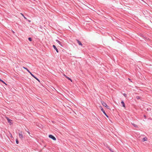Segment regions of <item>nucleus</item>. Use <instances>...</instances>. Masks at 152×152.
Masks as SVG:
<instances>
[{
  "instance_id": "1",
  "label": "nucleus",
  "mask_w": 152,
  "mask_h": 152,
  "mask_svg": "<svg viewBox=\"0 0 152 152\" xmlns=\"http://www.w3.org/2000/svg\"><path fill=\"white\" fill-rule=\"evenodd\" d=\"M102 104L103 105L106 107L108 109H110L109 107L107 105V104L104 102L103 101H101V102Z\"/></svg>"
},
{
  "instance_id": "2",
  "label": "nucleus",
  "mask_w": 152,
  "mask_h": 152,
  "mask_svg": "<svg viewBox=\"0 0 152 152\" xmlns=\"http://www.w3.org/2000/svg\"><path fill=\"white\" fill-rule=\"evenodd\" d=\"M19 137L21 139H23L24 138V137L23 135V133L22 132H20L19 133Z\"/></svg>"
},
{
  "instance_id": "3",
  "label": "nucleus",
  "mask_w": 152,
  "mask_h": 152,
  "mask_svg": "<svg viewBox=\"0 0 152 152\" xmlns=\"http://www.w3.org/2000/svg\"><path fill=\"white\" fill-rule=\"evenodd\" d=\"M49 137L50 138H51L54 140H56V138L52 135H49Z\"/></svg>"
},
{
  "instance_id": "4",
  "label": "nucleus",
  "mask_w": 152,
  "mask_h": 152,
  "mask_svg": "<svg viewBox=\"0 0 152 152\" xmlns=\"http://www.w3.org/2000/svg\"><path fill=\"white\" fill-rule=\"evenodd\" d=\"M6 118L7 119L8 122L9 123L10 125H11L12 124V120L9 119L7 117H6Z\"/></svg>"
},
{
  "instance_id": "5",
  "label": "nucleus",
  "mask_w": 152,
  "mask_h": 152,
  "mask_svg": "<svg viewBox=\"0 0 152 152\" xmlns=\"http://www.w3.org/2000/svg\"><path fill=\"white\" fill-rule=\"evenodd\" d=\"M99 108L101 109V110L103 112V113L105 114V115H106V113L104 111V110H103L102 107L101 106H99Z\"/></svg>"
},
{
  "instance_id": "6",
  "label": "nucleus",
  "mask_w": 152,
  "mask_h": 152,
  "mask_svg": "<svg viewBox=\"0 0 152 152\" xmlns=\"http://www.w3.org/2000/svg\"><path fill=\"white\" fill-rule=\"evenodd\" d=\"M53 47L56 50L57 53L58 52V50L57 49V48H56V46L55 45H53Z\"/></svg>"
},
{
  "instance_id": "7",
  "label": "nucleus",
  "mask_w": 152,
  "mask_h": 152,
  "mask_svg": "<svg viewBox=\"0 0 152 152\" xmlns=\"http://www.w3.org/2000/svg\"><path fill=\"white\" fill-rule=\"evenodd\" d=\"M77 43H78V44L79 45H80L81 46H82L83 45H82V43H81V42H80V41H79V40H77Z\"/></svg>"
},
{
  "instance_id": "8",
  "label": "nucleus",
  "mask_w": 152,
  "mask_h": 152,
  "mask_svg": "<svg viewBox=\"0 0 152 152\" xmlns=\"http://www.w3.org/2000/svg\"><path fill=\"white\" fill-rule=\"evenodd\" d=\"M64 76L67 79L70 80L71 82H72V80L69 77L67 76L66 75H64Z\"/></svg>"
},
{
  "instance_id": "9",
  "label": "nucleus",
  "mask_w": 152,
  "mask_h": 152,
  "mask_svg": "<svg viewBox=\"0 0 152 152\" xmlns=\"http://www.w3.org/2000/svg\"><path fill=\"white\" fill-rule=\"evenodd\" d=\"M121 103L122 104L124 108H126V107H125V104L124 102H123V101H121Z\"/></svg>"
},
{
  "instance_id": "10",
  "label": "nucleus",
  "mask_w": 152,
  "mask_h": 152,
  "mask_svg": "<svg viewBox=\"0 0 152 152\" xmlns=\"http://www.w3.org/2000/svg\"><path fill=\"white\" fill-rule=\"evenodd\" d=\"M148 140V139L147 137H144L142 139V141H147Z\"/></svg>"
},
{
  "instance_id": "11",
  "label": "nucleus",
  "mask_w": 152,
  "mask_h": 152,
  "mask_svg": "<svg viewBox=\"0 0 152 152\" xmlns=\"http://www.w3.org/2000/svg\"><path fill=\"white\" fill-rule=\"evenodd\" d=\"M56 41L58 43H59V44L61 45V46H62V45L61 44V42L59 41H58V40H56Z\"/></svg>"
},
{
  "instance_id": "12",
  "label": "nucleus",
  "mask_w": 152,
  "mask_h": 152,
  "mask_svg": "<svg viewBox=\"0 0 152 152\" xmlns=\"http://www.w3.org/2000/svg\"><path fill=\"white\" fill-rule=\"evenodd\" d=\"M132 124V125H133L134 126V127H138V126H137V125H136V124Z\"/></svg>"
},
{
  "instance_id": "13",
  "label": "nucleus",
  "mask_w": 152,
  "mask_h": 152,
  "mask_svg": "<svg viewBox=\"0 0 152 152\" xmlns=\"http://www.w3.org/2000/svg\"><path fill=\"white\" fill-rule=\"evenodd\" d=\"M20 14L24 17V18L25 19H27V18L24 16V15H23V14L21 13Z\"/></svg>"
},
{
  "instance_id": "14",
  "label": "nucleus",
  "mask_w": 152,
  "mask_h": 152,
  "mask_svg": "<svg viewBox=\"0 0 152 152\" xmlns=\"http://www.w3.org/2000/svg\"><path fill=\"white\" fill-rule=\"evenodd\" d=\"M34 78H35L37 80H38V81L39 82V80L36 77L34 76Z\"/></svg>"
},
{
  "instance_id": "15",
  "label": "nucleus",
  "mask_w": 152,
  "mask_h": 152,
  "mask_svg": "<svg viewBox=\"0 0 152 152\" xmlns=\"http://www.w3.org/2000/svg\"><path fill=\"white\" fill-rule=\"evenodd\" d=\"M1 81L2 83H4V84H5L6 85H7V84H6V83L3 81L2 80H1Z\"/></svg>"
},
{
  "instance_id": "16",
  "label": "nucleus",
  "mask_w": 152,
  "mask_h": 152,
  "mask_svg": "<svg viewBox=\"0 0 152 152\" xmlns=\"http://www.w3.org/2000/svg\"><path fill=\"white\" fill-rule=\"evenodd\" d=\"M136 98L137 99H140V97L139 96H137Z\"/></svg>"
},
{
  "instance_id": "17",
  "label": "nucleus",
  "mask_w": 152,
  "mask_h": 152,
  "mask_svg": "<svg viewBox=\"0 0 152 152\" xmlns=\"http://www.w3.org/2000/svg\"><path fill=\"white\" fill-rule=\"evenodd\" d=\"M30 74L33 77H34L35 76L32 74L31 72H30Z\"/></svg>"
},
{
  "instance_id": "18",
  "label": "nucleus",
  "mask_w": 152,
  "mask_h": 152,
  "mask_svg": "<svg viewBox=\"0 0 152 152\" xmlns=\"http://www.w3.org/2000/svg\"><path fill=\"white\" fill-rule=\"evenodd\" d=\"M28 40H29L30 41H32L31 39V38H30V37L29 38H28Z\"/></svg>"
},
{
  "instance_id": "19",
  "label": "nucleus",
  "mask_w": 152,
  "mask_h": 152,
  "mask_svg": "<svg viewBox=\"0 0 152 152\" xmlns=\"http://www.w3.org/2000/svg\"><path fill=\"white\" fill-rule=\"evenodd\" d=\"M16 142L17 144L18 143V141L17 140H16Z\"/></svg>"
},
{
  "instance_id": "20",
  "label": "nucleus",
  "mask_w": 152,
  "mask_h": 152,
  "mask_svg": "<svg viewBox=\"0 0 152 152\" xmlns=\"http://www.w3.org/2000/svg\"><path fill=\"white\" fill-rule=\"evenodd\" d=\"M123 95L125 96H126V94H123Z\"/></svg>"
},
{
  "instance_id": "21",
  "label": "nucleus",
  "mask_w": 152,
  "mask_h": 152,
  "mask_svg": "<svg viewBox=\"0 0 152 152\" xmlns=\"http://www.w3.org/2000/svg\"><path fill=\"white\" fill-rule=\"evenodd\" d=\"M23 68L24 69H27V68H26L24 67H23Z\"/></svg>"
},
{
  "instance_id": "22",
  "label": "nucleus",
  "mask_w": 152,
  "mask_h": 152,
  "mask_svg": "<svg viewBox=\"0 0 152 152\" xmlns=\"http://www.w3.org/2000/svg\"><path fill=\"white\" fill-rule=\"evenodd\" d=\"M12 32L14 34L15 33V32H14V31H13L12 30Z\"/></svg>"
},
{
  "instance_id": "23",
  "label": "nucleus",
  "mask_w": 152,
  "mask_h": 152,
  "mask_svg": "<svg viewBox=\"0 0 152 152\" xmlns=\"http://www.w3.org/2000/svg\"><path fill=\"white\" fill-rule=\"evenodd\" d=\"M110 151L111 152H114L112 150H110Z\"/></svg>"
},
{
  "instance_id": "24",
  "label": "nucleus",
  "mask_w": 152,
  "mask_h": 152,
  "mask_svg": "<svg viewBox=\"0 0 152 152\" xmlns=\"http://www.w3.org/2000/svg\"><path fill=\"white\" fill-rule=\"evenodd\" d=\"M27 71L30 73V72L28 70H27Z\"/></svg>"
},
{
  "instance_id": "25",
  "label": "nucleus",
  "mask_w": 152,
  "mask_h": 152,
  "mask_svg": "<svg viewBox=\"0 0 152 152\" xmlns=\"http://www.w3.org/2000/svg\"><path fill=\"white\" fill-rule=\"evenodd\" d=\"M105 115L106 116V117H108V116L106 114V115Z\"/></svg>"
},
{
  "instance_id": "26",
  "label": "nucleus",
  "mask_w": 152,
  "mask_h": 152,
  "mask_svg": "<svg viewBox=\"0 0 152 152\" xmlns=\"http://www.w3.org/2000/svg\"><path fill=\"white\" fill-rule=\"evenodd\" d=\"M28 134H30V132H28Z\"/></svg>"
},
{
  "instance_id": "27",
  "label": "nucleus",
  "mask_w": 152,
  "mask_h": 152,
  "mask_svg": "<svg viewBox=\"0 0 152 152\" xmlns=\"http://www.w3.org/2000/svg\"><path fill=\"white\" fill-rule=\"evenodd\" d=\"M11 137H12V134H11Z\"/></svg>"
},
{
  "instance_id": "28",
  "label": "nucleus",
  "mask_w": 152,
  "mask_h": 152,
  "mask_svg": "<svg viewBox=\"0 0 152 152\" xmlns=\"http://www.w3.org/2000/svg\"><path fill=\"white\" fill-rule=\"evenodd\" d=\"M28 21H29V22H30L31 21H30V20H28Z\"/></svg>"
},
{
  "instance_id": "29",
  "label": "nucleus",
  "mask_w": 152,
  "mask_h": 152,
  "mask_svg": "<svg viewBox=\"0 0 152 152\" xmlns=\"http://www.w3.org/2000/svg\"><path fill=\"white\" fill-rule=\"evenodd\" d=\"M128 79L129 80H130V79L129 78Z\"/></svg>"
},
{
  "instance_id": "30",
  "label": "nucleus",
  "mask_w": 152,
  "mask_h": 152,
  "mask_svg": "<svg viewBox=\"0 0 152 152\" xmlns=\"http://www.w3.org/2000/svg\"><path fill=\"white\" fill-rule=\"evenodd\" d=\"M26 70L27 71L28 69H27Z\"/></svg>"
},
{
  "instance_id": "31",
  "label": "nucleus",
  "mask_w": 152,
  "mask_h": 152,
  "mask_svg": "<svg viewBox=\"0 0 152 152\" xmlns=\"http://www.w3.org/2000/svg\"><path fill=\"white\" fill-rule=\"evenodd\" d=\"M144 117H145V115H144Z\"/></svg>"
},
{
  "instance_id": "32",
  "label": "nucleus",
  "mask_w": 152,
  "mask_h": 152,
  "mask_svg": "<svg viewBox=\"0 0 152 152\" xmlns=\"http://www.w3.org/2000/svg\"><path fill=\"white\" fill-rule=\"evenodd\" d=\"M1 79H0V81H1Z\"/></svg>"
}]
</instances>
